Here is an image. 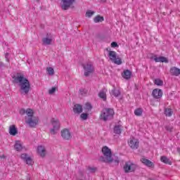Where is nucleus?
<instances>
[{"mask_svg": "<svg viewBox=\"0 0 180 180\" xmlns=\"http://www.w3.org/2000/svg\"><path fill=\"white\" fill-rule=\"evenodd\" d=\"M12 78L13 84H18L20 95H28L29 92H30V82L27 78L25 77V75L17 72L13 75Z\"/></svg>", "mask_w": 180, "mask_h": 180, "instance_id": "obj_1", "label": "nucleus"}, {"mask_svg": "<svg viewBox=\"0 0 180 180\" xmlns=\"http://www.w3.org/2000/svg\"><path fill=\"white\" fill-rule=\"evenodd\" d=\"M25 113H26V110H25L24 108L20 110V115H25Z\"/></svg>", "mask_w": 180, "mask_h": 180, "instance_id": "obj_45", "label": "nucleus"}, {"mask_svg": "<svg viewBox=\"0 0 180 180\" xmlns=\"http://www.w3.org/2000/svg\"><path fill=\"white\" fill-rule=\"evenodd\" d=\"M160 63H166V64L168 63H169L168 58L164 56H160Z\"/></svg>", "mask_w": 180, "mask_h": 180, "instance_id": "obj_34", "label": "nucleus"}, {"mask_svg": "<svg viewBox=\"0 0 180 180\" xmlns=\"http://www.w3.org/2000/svg\"><path fill=\"white\" fill-rule=\"evenodd\" d=\"M53 42V35L51 33H47L46 35V37H44L42 39V43L45 46H50L51 43Z\"/></svg>", "mask_w": 180, "mask_h": 180, "instance_id": "obj_10", "label": "nucleus"}, {"mask_svg": "<svg viewBox=\"0 0 180 180\" xmlns=\"http://www.w3.org/2000/svg\"><path fill=\"white\" fill-rule=\"evenodd\" d=\"M80 117L83 120H86V119H88V114L82 113L81 114Z\"/></svg>", "mask_w": 180, "mask_h": 180, "instance_id": "obj_37", "label": "nucleus"}, {"mask_svg": "<svg viewBox=\"0 0 180 180\" xmlns=\"http://www.w3.org/2000/svg\"><path fill=\"white\" fill-rule=\"evenodd\" d=\"M48 75H54V69L51 67L46 68Z\"/></svg>", "mask_w": 180, "mask_h": 180, "instance_id": "obj_30", "label": "nucleus"}, {"mask_svg": "<svg viewBox=\"0 0 180 180\" xmlns=\"http://www.w3.org/2000/svg\"><path fill=\"white\" fill-rule=\"evenodd\" d=\"M9 134L11 136H16V134H18V128H16V125L13 124L9 127Z\"/></svg>", "mask_w": 180, "mask_h": 180, "instance_id": "obj_15", "label": "nucleus"}, {"mask_svg": "<svg viewBox=\"0 0 180 180\" xmlns=\"http://www.w3.org/2000/svg\"><path fill=\"white\" fill-rule=\"evenodd\" d=\"M152 96L155 99H161L162 98V90L160 89H155L152 91Z\"/></svg>", "mask_w": 180, "mask_h": 180, "instance_id": "obj_12", "label": "nucleus"}, {"mask_svg": "<svg viewBox=\"0 0 180 180\" xmlns=\"http://www.w3.org/2000/svg\"><path fill=\"white\" fill-rule=\"evenodd\" d=\"M102 153L104 156H101L99 160L102 162H105L107 164H110L113 162V158H112V150L108 146H104L102 148Z\"/></svg>", "mask_w": 180, "mask_h": 180, "instance_id": "obj_2", "label": "nucleus"}, {"mask_svg": "<svg viewBox=\"0 0 180 180\" xmlns=\"http://www.w3.org/2000/svg\"><path fill=\"white\" fill-rule=\"evenodd\" d=\"M79 93L83 96H85V95H86L88 94V90H86V89H79Z\"/></svg>", "mask_w": 180, "mask_h": 180, "instance_id": "obj_32", "label": "nucleus"}, {"mask_svg": "<svg viewBox=\"0 0 180 180\" xmlns=\"http://www.w3.org/2000/svg\"><path fill=\"white\" fill-rule=\"evenodd\" d=\"M26 114L27 115V119H32V117H34V116H33L34 112H33V110L30 108H27L26 110Z\"/></svg>", "mask_w": 180, "mask_h": 180, "instance_id": "obj_23", "label": "nucleus"}, {"mask_svg": "<svg viewBox=\"0 0 180 180\" xmlns=\"http://www.w3.org/2000/svg\"><path fill=\"white\" fill-rule=\"evenodd\" d=\"M136 166L135 164L131 163V162L128 161L125 162L123 167V169L125 174H129V172H134L136 171Z\"/></svg>", "mask_w": 180, "mask_h": 180, "instance_id": "obj_7", "label": "nucleus"}, {"mask_svg": "<svg viewBox=\"0 0 180 180\" xmlns=\"http://www.w3.org/2000/svg\"><path fill=\"white\" fill-rule=\"evenodd\" d=\"M93 15H95V11H92L91 10H88L86 12V18H92Z\"/></svg>", "mask_w": 180, "mask_h": 180, "instance_id": "obj_31", "label": "nucleus"}, {"mask_svg": "<svg viewBox=\"0 0 180 180\" xmlns=\"http://www.w3.org/2000/svg\"><path fill=\"white\" fill-rule=\"evenodd\" d=\"M111 47H113V48L119 47V45H117V42L113 41V42L111 43Z\"/></svg>", "mask_w": 180, "mask_h": 180, "instance_id": "obj_42", "label": "nucleus"}, {"mask_svg": "<svg viewBox=\"0 0 180 180\" xmlns=\"http://www.w3.org/2000/svg\"><path fill=\"white\" fill-rule=\"evenodd\" d=\"M82 67L84 70V77H89L91 74H94V72H95V68L91 62H89L86 64H82Z\"/></svg>", "mask_w": 180, "mask_h": 180, "instance_id": "obj_4", "label": "nucleus"}, {"mask_svg": "<svg viewBox=\"0 0 180 180\" xmlns=\"http://www.w3.org/2000/svg\"><path fill=\"white\" fill-rule=\"evenodd\" d=\"M88 169L89 171L91 173V174H94L96 172V167H88Z\"/></svg>", "mask_w": 180, "mask_h": 180, "instance_id": "obj_38", "label": "nucleus"}, {"mask_svg": "<svg viewBox=\"0 0 180 180\" xmlns=\"http://www.w3.org/2000/svg\"><path fill=\"white\" fill-rule=\"evenodd\" d=\"M135 116H141L143 115V108H137L134 110Z\"/></svg>", "mask_w": 180, "mask_h": 180, "instance_id": "obj_27", "label": "nucleus"}, {"mask_svg": "<svg viewBox=\"0 0 180 180\" xmlns=\"http://www.w3.org/2000/svg\"><path fill=\"white\" fill-rule=\"evenodd\" d=\"M25 123H27L30 127H34L39 124V117H32V118H27Z\"/></svg>", "mask_w": 180, "mask_h": 180, "instance_id": "obj_9", "label": "nucleus"}, {"mask_svg": "<svg viewBox=\"0 0 180 180\" xmlns=\"http://www.w3.org/2000/svg\"><path fill=\"white\" fill-rule=\"evenodd\" d=\"M154 82L158 86H162V85H164V82L160 79H155Z\"/></svg>", "mask_w": 180, "mask_h": 180, "instance_id": "obj_28", "label": "nucleus"}, {"mask_svg": "<svg viewBox=\"0 0 180 180\" xmlns=\"http://www.w3.org/2000/svg\"><path fill=\"white\" fill-rule=\"evenodd\" d=\"M61 137L63 140H70L71 139V132L68 129H64L60 131Z\"/></svg>", "mask_w": 180, "mask_h": 180, "instance_id": "obj_13", "label": "nucleus"}, {"mask_svg": "<svg viewBox=\"0 0 180 180\" xmlns=\"http://www.w3.org/2000/svg\"><path fill=\"white\" fill-rule=\"evenodd\" d=\"M122 76L123 78H124V79H130V78H131V71L125 70L122 74Z\"/></svg>", "mask_w": 180, "mask_h": 180, "instance_id": "obj_19", "label": "nucleus"}, {"mask_svg": "<svg viewBox=\"0 0 180 180\" xmlns=\"http://www.w3.org/2000/svg\"><path fill=\"white\" fill-rule=\"evenodd\" d=\"M5 58H6V61H7V63H9L10 60H9V53H6L5 54Z\"/></svg>", "mask_w": 180, "mask_h": 180, "instance_id": "obj_43", "label": "nucleus"}, {"mask_svg": "<svg viewBox=\"0 0 180 180\" xmlns=\"http://www.w3.org/2000/svg\"><path fill=\"white\" fill-rule=\"evenodd\" d=\"M29 157H27V153H22L21 154V158L22 160H24V161H25Z\"/></svg>", "mask_w": 180, "mask_h": 180, "instance_id": "obj_39", "label": "nucleus"}, {"mask_svg": "<svg viewBox=\"0 0 180 180\" xmlns=\"http://www.w3.org/2000/svg\"><path fill=\"white\" fill-rule=\"evenodd\" d=\"M86 109H87V110H91V109H92V105H91L89 103H86Z\"/></svg>", "mask_w": 180, "mask_h": 180, "instance_id": "obj_40", "label": "nucleus"}, {"mask_svg": "<svg viewBox=\"0 0 180 180\" xmlns=\"http://www.w3.org/2000/svg\"><path fill=\"white\" fill-rule=\"evenodd\" d=\"M120 91L115 87L110 91V94L112 95L113 96H115V98H117V96H120Z\"/></svg>", "mask_w": 180, "mask_h": 180, "instance_id": "obj_21", "label": "nucleus"}, {"mask_svg": "<svg viewBox=\"0 0 180 180\" xmlns=\"http://www.w3.org/2000/svg\"><path fill=\"white\" fill-rule=\"evenodd\" d=\"M115 162H119V160H115Z\"/></svg>", "mask_w": 180, "mask_h": 180, "instance_id": "obj_46", "label": "nucleus"}, {"mask_svg": "<svg viewBox=\"0 0 180 180\" xmlns=\"http://www.w3.org/2000/svg\"><path fill=\"white\" fill-rule=\"evenodd\" d=\"M128 144L132 150H137L140 146V142L138 139H133L129 141Z\"/></svg>", "mask_w": 180, "mask_h": 180, "instance_id": "obj_11", "label": "nucleus"}, {"mask_svg": "<svg viewBox=\"0 0 180 180\" xmlns=\"http://www.w3.org/2000/svg\"><path fill=\"white\" fill-rule=\"evenodd\" d=\"M75 0H62L61 8L63 11H68Z\"/></svg>", "mask_w": 180, "mask_h": 180, "instance_id": "obj_8", "label": "nucleus"}, {"mask_svg": "<svg viewBox=\"0 0 180 180\" xmlns=\"http://www.w3.org/2000/svg\"><path fill=\"white\" fill-rule=\"evenodd\" d=\"M51 123L53 126V128L51 129L50 133L51 134H57V130H60V121L56 118H52L51 120Z\"/></svg>", "mask_w": 180, "mask_h": 180, "instance_id": "obj_6", "label": "nucleus"}, {"mask_svg": "<svg viewBox=\"0 0 180 180\" xmlns=\"http://www.w3.org/2000/svg\"><path fill=\"white\" fill-rule=\"evenodd\" d=\"M115 115V110L113 108H104L100 115V120L103 122H108V120H112Z\"/></svg>", "mask_w": 180, "mask_h": 180, "instance_id": "obj_3", "label": "nucleus"}, {"mask_svg": "<svg viewBox=\"0 0 180 180\" xmlns=\"http://www.w3.org/2000/svg\"><path fill=\"white\" fill-rule=\"evenodd\" d=\"M73 112L74 113H82V105L79 104H75L73 108Z\"/></svg>", "mask_w": 180, "mask_h": 180, "instance_id": "obj_20", "label": "nucleus"}, {"mask_svg": "<svg viewBox=\"0 0 180 180\" xmlns=\"http://www.w3.org/2000/svg\"><path fill=\"white\" fill-rule=\"evenodd\" d=\"M25 161L27 165H32V158L28 157Z\"/></svg>", "mask_w": 180, "mask_h": 180, "instance_id": "obj_36", "label": "nucleus"}, {"mask_svg": "<svg viewBox=\"0 0 180 180\" xmlns=\"http://www.w3.org/2000/svg\"><path fill=\"white\" fill-rule=\"evenodd\" d=\"M113 130L115 134H122V131H123V126L121 124L115 125Z\"/></svg>", "mask_w": 180, "mask_h": 180, "instance_id": "obj_17", "label": "nucleus"}, {"mask_svg": "<svg viewBox=\"0 0 180 180\" xmlns=\"http://www.w3.org/2000/svg\"><path fill=\"white\" fill-rule=\"evenodd\" d=\"M14 148L16 151H22L23 147H22V144H20L19 141H17L14 146Z\"/></svg>", "mask_w": 180, "mask_h": 180, "instance_id": "obj_25", "label": "nucleus"}, {"mask_svg": "<svg viewBox=\"0 0 180 180\" xmlns=\"http://www.w3.org/2000/svg\"><path fill=\"white\" fill-rule=\"evenodd\" d=\"M5 68H6V65L2 62H0V70H5Z\"/></svg>", "mask_w": 180, "mask_h": 180, "instance_id": "obj_41", "label": "nucleus"}, {"mask_svg": "<svg viewBox=\"0 0 180 180\" xmlns=\"http://www.w3.org/2000/svg\"><path fill=\"white\" fill-rule=\"evenodd\" d=\"M154 60L155 61V63H161V56H160L159 58H154Z\"/></svg>", "mask_w": 180, "mask_h": 180, "instance_id": "obj_44", "label": "nucleus"}, {"mask_svg": "<svg viewBox=\"0 0 180 180\" xmlns=\"http://www.w3.org/2000/svg\"><path fill=\"white\" fill-rule=\"evenodd\" d=\"M57 88L56 87H52L51 89L49 90V95H53L56 91Z\"/></svg>", "mask_w": 180, "mask_h": 180, "instance_id": "obj_35", "label": "nucleus"}, {"mask_svg": "<svg viewBox=\"0 0 180 180\" xmlns=\"http://www.w3.org/2000/svg\"><path fill=\"white\" fill-rule=\"evenodd\" d=\"M170 74L174 77H178V75H180V69L176 67H172L170 69Z\"/></svg>", "mask_w": 180, "mask_h": 180, "instance_id": "obj_16", "label": "nucleus"}, {"mask_svg": "<svg viewBox=\"0 0 180 180\" xmlns=\"http://www.w3.org/2000/svg\"><path fill=\"white\" fill-rule=\"evenodd\" d=\"M108 57L115 64H117V65H120L122 64V58L117 56L116 51H110L108 53Z\"/></svg>", "mask_w": 180, "mask_h": 180, "instance_id": "obj_5", "label": "nucleus"}, {"mask_svg": "<svg viewBox=\"0 0 180 180\" xmlns=\"http://www.w3.org/2000/svg\"><path fill=\"white\" fill-rule=\"evenodd\" d=\"M99 98H101L103 101H106V93L103 91H101L98 94Z\"/></svg>", "mask_w": 180, "mask_h": 180, "instance_id": "obj_29", "label": "nucleus"}, {"mask_svg": "<svg viewBox=\"0 0 180 180\" xmlns=\"http://www.w3.org/2000/svg\"><path fill=\"white\" fill-rule=\"evenodd\" d=\"M165 130H167V131H172V130H174V127L171 126V125H167L165 127Z\"/></svg>", "mask_w": 180, "mask_h": 180, "instance_id": "obj_33", "label": "nucleus"}, {"mask_svg": "<svg viewBox=\"0 0 180 180\" xmlns=\"http://www.w3.org/2000/svg\"><path fill=\"white\" fill-rule=\"evenodd\" d=\"M37 153L41 155V157H46V148L42 146H38Z\"/></svg>", "mask_w": 180, "mask_h": 180, "instance_id": "obj_18", "label": "nucleus"}, {"mask_svg": "<svg viewBox=\"0 0 180 180\" xmlns=\"http://www.w3.org/2000/svg\"><path fill=\"white\" fill-rule=\"evenodd\" d=\"M141 162L146 165V167H148L149 168H153L154 167V163L151 162V160L146 159V158H141Z\"/></svg>", "mask_w": 180, "mask_h": 180, "instance_id": "obj_14", "label": "nucleus"}, {"mask_svg": "<svg viewBox=\"0 0 180 180\" xmlns=\"http://www.w3.org/2000/svg\"><path fill=\"white\" fill-rule=\"evenodd\" d=\"M160 161L162 162H164V164H168L169 165H171L172 164V162H171V160L167 158V156H162L160 158Z\"/></svg>", "mask_w": 180, "mask_h": 180, "instance_id": "obj_22", "label": "nucleus"}, {"mask_svg": "<svg viewBox=\"0 0 180 180\" xmlns=\"http://www.w3.org/2000/svg\"><path fill=\"white\" fill-rule=\"evenodd\" d=\"M172 110L171 108H165V116H168L169 117H171L172 116Z\"/></svg>", "mask_w": 180, "mask_h": 180, "instance_id": "obj_26", "label": "nucleus"}, {"mask_svg": "<svg viewBox=\"0 0 180 180\" xmlns=\"http://www.w3.org/2000/svg\"><path fill=\"white\" fill-rule=\"evenodd\" d=\"M105 20V18H103V16L97 15L94 18V23H99L101 22H103Z\"/></svg>", "mask_w": 180, "mask_h": 180, "instance_id": "obj_24", "label": "nucleus"}]
</instances>
